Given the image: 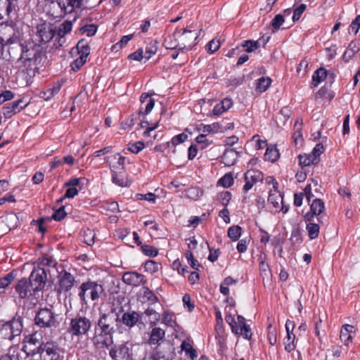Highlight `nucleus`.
<instances>
[{
    "mask_svg": "<svg viewBox=\"0 0 360 360\" xmlns=\"http://www.w3.org/2000/svg\"><path fill=\"white\" fill-rule=\"evenodd\" d=\"M20 46L21 56L15 63V68L22 73H26L30 77H34L41 60L40 46L33 43Z\"/></svg>",
    "mask_w": 360,
    "mask_h": 360,
    "instance_id": "f257e3e1",
    "label": "nucleus"
},
{
    "mask_svg": "<svg viewBox=\"0 0 360 360\" xmlns=\"http://www.w3.org/2000/svg\"><path fill=\"white\" fill-rule=\"evenodd\" d=\"M91 326L92 323L89 318L77 315L70 320L68 332L72 336L80 337L87 335Z\"/></svg>",
    "mask_w": 360,
    "mask_h": 360,
    "instance_id": "f03ea898",
    "label": "nucleus"
},
{
    "mask_svg": "<svg viewBox=\"0 0 360 360\" xmlns=\"http://www.w3.org/2000/svg\"><path fill=\"white\" fill-rule=\"evenodd\" d=\"M119 321V315L114 311L103 314L98 321V326L105 335H112L115 333V325Z\"/></svg>",
    "mask_w": 360,
    "mask_h": 360,
    "instance_id": "7ed1b4c3",
    "label": "nucleus"
},
{
    "mask_svg": "<svg viewBox=\"0 0 360 360\" xmlns=\"http://www.w3.org/2000/svg\"><path fill=\"white\" fill-rule=\"evenodd\" d=\"M22 329L21 319L20 317L14 318L11 321L3 324L0 329V335L4 339L12 340L20 335Z\"/></svg>",
    "mask_w": 360,
    "mask_h": 360,
    "instance_id": "20e7f679",
    "label": "nucleus"
},
{
    "mask_svg": "<svg viewBox=\"0 0 360 360\" xmlns=\"http://www.w3.org/2000/svg\"><path fill=\"white\" fill-rule=\"evenodd\" d=\"M79 297L81 301L86 304V295L91 296V300H98L103 292V286L96 282L88 281L83 283L80 286Z\"/></svg>",
    "mask_w": 360,
    "mask_h": 360,
    "instance_id": "39448f33",
    "label": "nucleus"
},
{
    "mask_svg": "<svg viewBox=\"0 0 360 360\" xmlns=\"http://www.w3.org/2000/svg\"><path fill=\"white\" fill-rule=\"evenodd\" d=\"M34 321L40 328H52L57 325L56 314L48 308L41 309L37 312Z\"/></svg>",
    "mask_w": 360,
    "mask_h": 360,
    "instance_id": "423d86ee",
    "label": "nucleus"
},
{
    "mask_svg": "<svg viewBox=\"0 0 360 360\" xmlns=\"http://www.w3.org/2000/svg\"><path fill=\"white\" fill-rule=\"evenodd\" d=\"M175 37H177L176 39L179 42V50H191L195 44V40L198 37V34L195 31L184 29L182 32L176 30Z\"/></svg>",
    "mask_w": 360,
    "mask_h": 360,
    "instance_id": "0eeeda50",
    "label": "nucleus"
},
{
    "mask_svg": "<svg viewBox=\"0 0 360 360\" xmlns=\"http://www.w3.org/2000/svg\"><path fill=\"white\" fill-rule=\"evenodd\" d=\"M47 271L49 269L44 267H37L32 270L29 277V282L33 288L32 289L37 292L44 289L47 281Z\"/></svg>",
    "mask_w": 360,
    "mask_h": 360,
    "instance_id": "6e6552de",
    "label": "nucleus"
},
{
    "mask_svg": "<svg viewBox=\"0 0 360 360\" xmlns=\"http://www.w3.org/2000/svg\"><path fill=\"white\" fill-rule=\"evenodd\" d=\"M324 210L325 205L323 200L319 198L314 199L311 204L310 211L304 214V219L306 221H312L316 216L317 221L319 224H323L327 219L325 215H322Z\"/></svg>",
    "mask_w": 360,
    "mask_h": 360,
    "instance_id": "1a4fd4ad",
    "label": "nucleus"
},
{
    "mask_svg": "<svg viewBox=\"0 0 360 360\" xmlns=\"http://www.w3.org/2000/svg\"><path fill=\"white\" fill-rule=\"evenodd\" d=\"M49 6L51 9H58V11L51 13L54 18L62 17L67 13H71L77 8L76 6H73L72 0H56V1H51Z\"/></svg>",
    "mask_w": 360,
    "mask_h": 360,
    "instance_id": "9d476101",
    "label": "nucleus"
},
{
    "mask_svg": "<svg viewBox=\"0 0 360 360\" xmlns=\"http://www.w3.org/2000/svg\"><path fill=\"white\" fill-rule=\"evenodd\" d=\"M37 35L41 43L49 42L56 35V29L53 24L43 22L36 27Z\"/></svg>",
    "mask_w": 360,
    "mask_h": 360,
    "instance_id": "9b49d317",
    "label": "nucleus"
},
{
    "mask_svg": "<svg viewBox=\"0 0 360 360\" xmlns=\"http://www.w3.org/2000/svg\"><path fill=\"white\" fill-rule=\"evenodd\" d=\"M38 353L37 354L41 360H58L59 357L58 348L50 342L41 345Z\"/></svg>",
    "mask_w": 360,
    "mask_h": 360,
    "instance_id": "f8f14e48",
    "label": "nucleus"
},
{
    "mask_svg": "<svg viewBox=\"0 0 360 360\" xmlns=\"http://www.w3.org/2000/svg\"><path fill=\"white\" fill-rule=\"evenodd\" d=\"M109 354L113 360H129L130 357L129 343L124 342L115 345L110 349Z\"/></svg>",
    "mask_w": 360,
    "mask_h": 360,
    "instance_id": "ddd939ff",
    "label": "nucleus"
},
{
    "mask_svg": "<svg viewBox=\"0 0 360 360\" xmlns=\"http://www.w3.org/2000/svg\"><path fill=\"white\" fill-rule=\"evenodd\" d=\"M15 291L21 299L27 298L30 296L35 295L36 291L30 285V282L26 278L19 280L15 286Z\"/></svg>",
    "mask_w": 360,
    "mask_h": 360,
    "instance_id": "4468645a",
    "label": "nucleus"
},
{
    "mask_svg": "<svg viewBox=\"0 0 360 360\" xmlns=\"http://www.w3.org/2000/svg\"><path fill=\"white\" fill-rule=\"evenodd\" d=\"M58 279L59 291L60 292L69 291L75 283V277L66 271H62L58 274Z\"/></svg>",
    "mask_w": 360,
    "mask_h": 360,
    "instance_id": "2eb2a0df",
    "label": "nucleus"
},
{
    "mask_svg": "<svg viewBox=\"0 0 360 360\" xmlns=\"http://www.w3.org/2000/svg\"><path fill=\"white\" fill-rule=\"evenodd\" d=\"M27 103H24L22 99L6 104L3 107V114L6 118H11L27 106Z\"/></svg>",
    "mask_w": 360,
    "mask_h": 360,
    "instance_id": "dca6fc26",
    "label": "nucleus"
},
{
    "mask_svg": "<svg viewBox=\"0 0 360 360\" xmlns=\"http://www.w3.org/2000/svg\"><path fill=\"white\" fill-rule=\"evenodd\" d=\"M122 281L131 285L139 286L146 283L144 276L135 271L126 272L123 274Z\"/></svg>",
    "mask_w": 360,
    "mask_h": 360,
    "instance_id": "f3484780",
    "label": "nucleus"
},
{
    "mask_svg": "<svg viewBox=\"0 0 360 360\" xmlns=\"http://www.w3.org/2000/svg\"><path fill=\"white\" fill-rule=\"evenodd\" d=\"M245 184L243 190L248 191L252 188L253 185L262 179V174L257 170H248L245 174Z\"/></svg>",
    "mask_w": 360,
    "mask_h": 360,
    "instance_id": "a211bd4d",
    "label": "nucleus"
},
{
    "mask_svg": "<svg viewBox=\"0 0 360 360\" xmlns=\"http://www.w3.org/2000/svg\"><path fill=\"white\" fill-rule=\"evenodd\" d=\"M17 0H0V20L5 16L11 17V13L15 9V5L13 1Z\"/></svg>",
    "mask_w": 360,
    "mask_h": 360,
    "instance_id": "6ab92c4d",
    "label": "nucleus"
},
{
    "mask_svg": "<svg viewBox=\"0 0 360 360\" xmlns=\"http://www.w3.org/2000/svg\"><path fill=\"white\" fill-rule=\"evenodd\" d=\"M110 167L111 169L112 182L121 187L128 186L129 185L128 179L124 176L122 172H116L115 170L117 167L115 165H110Z\"/></svg>",
    "mask_w": 360,
    "mask_h": 360,
    "instance_id": "aec40b11",
    "label": "nucleus"
},
{
    "mask_svg": "<svg viewBox=\"0 0 360 360\" xmlns=\"http://www.w3.org/2000/svg\"><path fill=\"white\" fill-rule=\"evenodd\" d=\"M72 29V24L70 21H65L62 24L59 25L57 30H56V34L57 37L59 38L58 44L59 46H61L62 44L65 42L64 40H62L63 38L69 32H71Z\"/></svg>",
    "mask_w": 360,
    "mask_h": 360,
    "instance_id": "412c9836",
    "label": "nucleus"
},
{
    "mask_svg": "<svg viewBox=\"0 0 360 360\" xmlns=\"http://www.w3.org/2000/svg\"><path fill=\"white\" fill-rule=\"evenodd\" d=\"M7 29L8 32H12V34L0 37V54L1 53L3 46L17 44L19 41V37L14 32V29L11 26L7 27Z\"/></svg>",
    "mask_w": 360,
    "mask_h": 360,
    "instance_id": "4be33fe9",
    "label": "nucleus"
},
{
    "mask_svg": "<svg viewBox=\"0 0 360 360\" xmlns=\"http://www.w3.org/2000/svg\"><path fill=\"white\" fill-rule=\"evenodd\" d=\"M238 158V153L232 148L225 150L221 156V162L228 167L233 165Z\"/></svg>",
    "mask_w": 360,
    "mask_h": 360,
    "instance_id": "5701e85b",
    "label": "nucleus"
},
{
    "mask_svg": "<svg viewBox=\"0 0 360 360\" xmlns=\"http://www.w3.org/2000/svg\"><path fill=\"white\" fill-rule=\"evenodd\" d=\"M360 51V42L358 40L352 41L345 51L342 59L345 62H348L356 53Z\"/></svg>",
    "mask_w": 360,
    "mask_h": 360,
    "instance_id": "b1692460",
    "label": "nucleus"
},
{
    "mask_svg": "<svg viewBox=\"0 0 360 360\" xmlns=\"http://www.w3.org/2000/svg\"><path fill=\"white\" fill-rule=\"evenodd\" d=\"M140 316L136 311L125 312L122 314V321L124 325L132 328L139 321Z\"/></svg>",
    "mask_w": 360,
    "mask_h": 360,
    "instance_id": "393cba45",
    "label": "nucleus"
},
{
    "mask_svg": "<svg viewBox=\"0 0 360 360\" xmlns=\"http://www.w3.org/2000/svg\"><path fill=\"white\" fill-rule=\"evenodd\" d=\"M276 185H278L277 182H275L274 185V190L269 191L268 202L272 204L275 208H278L280 204H283V196L278 191Z\"/></svg>",
    "mask_w": 360,
    "mask_h": 360,
    "instance_id": "a878e982",
    "label": "nucleus"
},
{
    "mask_svg": "<svg viewBox=\"0 0 360 360\" xmlns=\"http://www.w3.org/2000/svg\"><path fill=\"white\" fill-rule=\"evenodd\" d=\"M165 332L163 329L159 327H155L150 332L148 343L150 345L158 344L159 342L165 338Z\"/></svg>",
    "mask_w": 360,
    "mask_h": 360,
    "instance_id": "bb28decb",
    "label": "nucleus"
},
{
    "mask_svg": "<svg viewBox=\"0 0 360 360\" xmlns=\"http://www.w3.org/2000/svg\"><path fill=\"white\" fill-rule=\"evenodd\" d=\"M105 335L103 333L96 336L94 339V343L98 348L108 347L112 343V335Z\"/></svg>",
    "mask_w": 360,
    "mask_h": 360,
    "instance_id": "cd10ccee",
    "label": "nucleus"
},
{
    "mask_svg": "<svg viewBox=\"0 0 360 360\" xmlns=\"http://www.w3.org/2000/svg\"><path fill=\"white\" fill-rule=\"evenodd\" d=\"M173 348L168 345L167 351H161L158 349L153 355V360H172L173 359Z\"/></svg>",
    "mask_w": 360,
    "mask_h": 360,
    "instance_id": "c85d7f7f",
    "label": "nucleus"
},
{
    "mask_svg": "<svg viewBox=\"0 0 360 360\" xmlns=\"http://www.w3.org/2000/svg\"><path fill=\"white\" fill-rule=\"evenodd\" d=\"M354 332V326L352 325L346 324L343 326L340 331V338L341 340L345 344L348 345L352 340L351 333Z\"/></svg>",
    "mask_w": 360,
    "mask_h": 360,
    "instance_id": "c756f323",
    "label": "nucleus"
},
{
    "mask_svg": "<svg viewBox=\"0 0 360 360\" xmlns=\"http://www.w3.org/2000/svg\"><path fill=\"white\" fill-rule=\"evenodd\" d=\"M298 159L300 165L302 167L316 165L319 161V158H314L311 153L300 155Z\"/></svg>",
    "mask_w": 360,
    "mask_h": 360,
    "instance_id": "7c9ffc66",
    "label": "nucleus"
},
{
    "mask_svg": "<svg viewBox=\"0 0 360 360\" xmlns=\"http://www.w3.org/2000/svg\"><path fill=\"white\" fill-rule=\"evenodd\" d=\"M327 77V70L323 68H320L316 70L312 76L311 86L316 87L319 83L323 82Z\"/></svg>",
    "mask_w": 360,
    "mask_h": 360,
    "instance_id": "2f4dec72",
    "label": "nucleus"
},
{
    "mask_svg": "<svg viewBox=\"0 0 360 360\" xmlns=\"http://www.w3.org/2000/svg\"><path fill=\"white\" fill-rule=\"evenodd\" d=\"M306 229L308 233L309 238L311 240H314L318 238L319 231H320V226L319 224L312 221H307Z\"/></svg>",
    "mask_w": 360,
    "mask_h": 360,
    "instance_id": "473e14b6",
    "label": "nucleus"
},
{
    "mask_svg": "<svg viewBox=\"0 0 360 360\" xmlns=\"http://www.w3.org/2000/svg\"><path fill=\"white\" fill-rule=\"evenodd\" d=\"M61 88V84L59 82L54 83L52 87L47 89L41 93V97L45 100H49L57 94Z\"/></svg>",
    "mask_w": 360,
    "mask_h": 360,
    "instance_id": "72a5a7b5",
    "label": "nucleus"
},
{
    "mask_svg": "<svg viewBox=\"0 0 360 360\" xmlns=\"http://www.w3.org/2000/svg\"><path fill=\"white\" fill-rule=\"evenodd\" d=\"M88 183V180L86 178H72L65 184V187L76 188L78 186L79 189H82Z\"/></svg>",
    "mask_w": 360,
    "mask_h": 360,
    "instance_id": "f704fd0d",
    "label": "nucleus"
},
{
    "mask_svg": "<svg viewBox=\"0 0 360 360\" xmlns=\"http://www.w3.org/2000/svg\"><path fill=\"white\" fill-rule=\"evenodd\" d=\"M295 335L293 333H287L286 337L283 340V343L285 345V349L290 352L292 350L295 349Z\"/></svg>",
    "mask_w": 360,
    "mask_h": 360,
    "instance_id": "c9c22d12",
    "label": "nucleus"
},
{
    "mask_svg": "<svg viewBox=\"0 0 360 360\" xmlns=\"http://www.w3.org/2000/svg\"><path fill=\"white\" fill-rule=\"evenodd\" d=\"M177 37H175V32L172 35L167 36L164 41V45L167 49H179V40L176 39Z\"/></svg>",
    "mask_w": 360,
    "mask_h": 360,
    "instance_id": "e433bc0d",
    "label": "nucleus"
},
{
    "mask_svg": "<svg viewBox=\"0 0 360 360\" xmlns=\"http://www.w3.org/2000/svg\"><path fill=\"white\" fill-rule=\"evenodd\" d=\"M181 348L183 351L185 352L186 354L191 357L192 359H194L197 357V352L192 345L186 341H184L181 345Z\"/></svg>",
    "mask_w": 360,
    "mask_h": 360,
    "instance_id": "4c0bfd02",
    "label": "nucleus"
},
{
    "mask_svg": "<svg viewBox=\"0 0 360 360\" xmlns=\"http://www.w3.org/2000/svg\"><path fill=\"white\" fill-rule=\"evenodd\" d=\"M260 40L261 39L258 41L246 40L243 42L242 46L245 49L246 52H253L259 48Z\"/></svg>",
    "mask_w": 360,
    "mask_h": 360,
    "instance_id": "58836bf2",
    "label": "nucleus"
},
{
    "mask_svg": "<svg viewBox=\"0 0 360 360\" xmlns=\"http://www.w3.org/2000/svg\"><path fill=\"white\" fill-rule=\"evenodd\" d=\"M271 79L269 77H261L258 79L257 83V89L259 92L265 91L270 86Z\"/></svg>",
    "mask_w": 360,
    "mask_h": 360,
    "instance_id": "ea45409f",
    "label": "nucleus"
},
{
    "mask_svg": "<svg viewBox=\"0 0 360 360\" xmlns=\"http://www.w3.org/2000/svg\"><path fill=\"white\" fill-rule=\"evenodd\" d=\"M86 51H84V56H80L78 58L75 59L71 64V68L73 71L79 70L82 66L86 63Z\"/></svg>",
    "mask_w": 360,
    "mask_h": 360,
    "instance_id": "a19ab883",
    "label": "nucleus"
},
{
    "mask_svg": "<svg viewBox=\"0 0 360 360\" xmlns=\"http://www.w3.org/2000/svg\"><path fill=\"white\" fill-rule=\"evenodd\" d=\"M279 158L278 150L276 148H267L265 153V158L272 162Z\"/></svg>",
    "mask_w": 360,
    "mask_h": 360,
    "instance_id": "79ce46f5",
    "label": "nucleus"
},
{
    "mask_svg": "<svg viewBox=\"0 0 360 360\" xmlns=\"http://www.w3.org/2000/svg\"><path fill=\"white\" fill-rule=\"evenodd\" d=\"M241 235V228L239 226H233L228 229V236L236 241Z\"/></svg>",
    "mask_w": 360,
    "mask_h": 360,
    "instance_id": "37998d69",
    "label": "nucleus"
},
{
    "mask_svg": "<svg viewBox=\"0 0 360 360\" xmlns=\"http://www.w3.org/2000/svg\"><path fill=\"white\" fill-rule=\"evenodd\" d=\"M284 15L282 14H278L276 15L271 21V25L273 27V32H276L281 27V26L284 22Z\"/></svg>",
    "mask_w": 360,
    "mask_h": 360,
    "instance_id": "c03bdc74",
    "label": "nucleus"
},
{
    "mask_svg": "<svg viewBox=\"0 0 360 360\" xmlns=\"http://www.w3.org/2000/svg\"><path fill=\"white\" fill-rule=\"evenodd\" d=\"M174 314L165 311L162 314V322L167 326L174 327L176 325V321L174 319Z\"/></svg>",
    "mask_w": 360,
    "mask_h": 360,
    "instance_id": "a18cd8bd",
    "label": "nucleus"
},
{
    "mask_svg": "<svg viewBox=\"0 0 360 360\" xmlns=\"http://www.w3.org/2000/svg\"><path fill=\"white\" fill-rule=\"evenodd\" d=\"M268 340L271 345H274L276 343V330L271 323L268 326Z\"/></svg>",
    "mask_w": 360,
    "mask_h": 360,
    "instance_id": "49530a36",
    "label": "nucleus"
},
{
    "mask_svg": "<svg viewBox=\"0 0 360 360\" xmlns=\"http://www.w3.org/2000/svg\"><path fill=\"white\" fill-rule=\"evenodd\" d=\"M141 250L146 255L149 257H155L158 254V249L148 245H142Z\"/></svg>",
    "mask_w": 360,
    "mask_h": 360,
    "instance_id": "de8ad7c7",
    "label": "nucleus"
},
{
    "mask_svg": "<svg viewBox=\"0 0 360 360\" xmlns=\"http://www.w3.org/2000/svg\"><path fill=\"white\" fill-rule=\"evenodd\" d=\"M225 321L231 326L233 333H234L236 334L239 333L238 323L235 321V319L232 315H231V314L226 315L225 317Z\"/></svg>",
    "mask_w": 360,
    "mask_h": 360,
    "instance_id": "09e8293b",
    "label": "nucleus"
},
{
    "mask_svg": "<svg viewBox=\"0 0 360 360\" xmlns=\"http://www.w3.org/2000/svg\"><path fill=\"white\" fill-rule=\"evenodd\" d=\"M143 297L152 303H155L158 301V297L153 293L152 290L146 287L143 288Z\"/></svg>",
    "mask_w": 360,
    "mask_h": 360,
    "instance_id": "8fccbe9b",
    "label": "nucleus"
},
{
    "mask_svg": "<svg viewBox=\"0 0 360 360\" xmlns=\"http://www.w3.org/2000/svg\"><path fill=\"white\" fill-rule=\"evenodd\" d=\"M295 127L296 128V131L294 133L293 139L295 144L301 143L302 141V135L301 133V124L297 121L295 124Z\"/></svg>",
    "mask_w": 360,
    "mask_h": 360,
    "instance_id": "3c124183",
    "label": "nucleus"
},
{
    "mask_svg": "<svg viewBox=\"0 0 360 360\" xmlns=\"http://www.w3.org/2000/svg\"><path fill=\"white\" fill-rule=\"evenodd\" d=\"M158 50L157 42L155 41L150 44V46H148L146 49L144 58L147 60L150 59L153 55H155Z\"/></svg>",
    "mask_w": 360,
    "mask_h": 360,
    "instance_id": "603ef678",
    "label": "nucleus"
},
{
    "mask_svg": "<svg viewBox=\"0 0 360 360\" xmlns=\"http://www.w3.org/2000/svg\"><path fill=\"white\" fill-rule=\"evenodd\" d=\"M77 49L79 53L81 54L80 56H84V51H86V57L89 55L90 48L88 44L84 40H80L77 44Z\"/></svg>",
    "mask_w": 360,
    "mask_h": 360,
    "instance_id": "864d4df0",
    "label": "nucleus"
},
{
    "mask_svg": "<svg viewBox=\"0 0 360 360\" xmlns=\"http://www.w3.org/2000/svg\"><path fill=\"white\" fill-rule=\"evenodd\" d=\"M145 147V144L142 141H138L133 143H129L128 150L134 153H138Z\"/></svg>",
    "mask_w": 360,
    "mask_h": 360,
    "instance_id": "5fc2aeb1",
    "label": "nucleus"
},
{
    "mask_svg": "<svg viewBox=\"0 0 360 360\" xmlns=\"http://www.w3.org/2000/svg\"><path fill=\"white\" fill-rule=\"evenodd\" d=\"M233 178L231 174H226L223 177H221L219 183L225 188H228L233 184Z\"/></svg>",
    "mask_w": 360,
    "mask_h": 360,
    "instance_id": "6e6d98bb",
    "label": "nucleus"
},
{
    "mask_svg": "<svg viewBox=\"0 0 360 360\" xmlns=\"http://www.w3.org/2000/svg\"><path fill=\"white\" fill-rule=\"evenodd\" d=\"M306 8L307 6L304 4H302L297 8L294 9L292 15L293 22L297 21L300 18L302 14L306 10Z\"/></svg>",
    "mask_w": 360,
    "mask_h": 360,
    "instance_id": "4d7b16f0",
    "label": "nucleus"
},
{
    "mask_svg": "<svg viewBox=\"0 0 360 360\" xmlns=\"http://www.w3.org/2000/svg\"><path fill=\"white\" fill-rule=\"evenodd\" d=\"M231 198L229 191L221 192L219 194V200L224 206H227Z\"/></svg>",
    "mask_w": 360,
    "mask_h": 360,
    "instance_id": "13d9d810",
    "label": "nucleus"
},
{
    "mask_svg": "<svg viewBox=\"0 0 360 360\" xmlns=\"http://www.w3.org/2000/svg\"><path fill=\"white\" fill-rule=\"evenodd\" d=\"M66 214H67L65 211V207L61 206L59 209L55 211V212L52 215V219H53L56 221H60L65 218Z\"/></svg>",
    "mask_w": 360,
    "mask_h": 360,
    "instance_id": "bf43d9fd",
    "label": "nucleus"
},
{
    "mask_svg": "<svg viewBox=\"0 0 360 360\" xmlns=\"http://www.w3.org/2000/svg\"><path fill=\"white\" fill-rule=\"evenodd\" d=\"M259 271L260 274L263 277V279L264 278H269L271 276V271L269 269V264L267 263L262 264L259 265Z\"/></svg>",
    "mask_w": 360,
    "mask_h": 360,
    "instance_id": "052dcab7",
    "label": "nucleus"
},
{
    "mask_svg": "<svg viewBox=\"0 0 360 360\" xmlns=\"http://www.w3.org/2000/svg\"><path fill=\"white\" fill-rule=\"evenodd\" d=\"M18 217L15 214H10L6 217V222L9 229H12L16 226Z\"/></svg>",
    "mask_w": 360,
    "mask_h": 360,
    "instance_id": "680f3d73",
    "label": "nucleus"
},
{
    "mask_svg": "<svg viewBox=\"0 0 360 360\" xmlns=\"http://www.w3.org/2000/svg\"><path fill=\"white\" fill-rule=\"evenodd\" d=\"M136 197L137 200H145L153 203L155 202V197L153 193H148L145 195L139 193L136 194Z\"/></svg>",
    "mask_w": 360,
    "mask_h": 360,
    "instance_id": "e2e57ef3",
    "label": "nucleus"
},
{
    "mask_svg": "<svg viewBox=\"0 0 360 360\" xmlns=\"http://www.w3.org/2000/svg\"><path fill=\"white\" fill-rule=\"evenodd\" d=\"M360 28V15H357L354 20H352L349 30H352L354 34H356Z\"/></svg>",
    "mask_w": 360,
    "mask_h": 360,
    "instance_id": "0e129e2a",
    "label": "nucleus"
},
{
    "mask_svg": "<svg viewBox=\"0 0 360 360\" xmlns=\"http://www.w3.org/2000/svg\"><path fill=\"white\" fill-rule=\"evenodd\" d=\"M187 138H188V136L186 134L182 133V134H180L179 135L174 136L172 139L171 143L172 145L176 146V145H178L179 143L184 142L187 139Z\"/></svg>",
    "mask_w": 360,
    "mask_h": 360,
    "instance_id": "69168bd1",
    "label": "nucleus"
},
{
    "mask_svg": "<svg viewBox=\"0 0 360 360\" xmlns=\"http://www.w3.org/2000/svg\"><path fill=\"white\" fill-rule=\"evenodd\" d=\"M94 237L95 234L93 233V231L88 230L87 231L84 232V243L89 245H91L94 243Z\"/></svg>",
    "mask_w": 360,
    "mask_h": 360,
    "instance_id": "338daca9",
    "label": "nucleus"
},
{
    "mask_svg": "<svg viewBox=\"0 0 360 360\" xmlns=\"http://www.w3.org/2000/svg\"><path fill=\"white\" fill-rule=\"evenodd\" d=\"M40 265L46 267H55L56 265V262L52 258L43 257L41 259Z\"/></svg>",
    "mask_w": 360,
    "mask_h": 360,
    "instance_id": "774afa93",
    "label": "nucleus"
}]
</instances>
